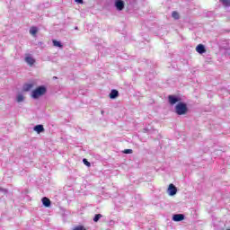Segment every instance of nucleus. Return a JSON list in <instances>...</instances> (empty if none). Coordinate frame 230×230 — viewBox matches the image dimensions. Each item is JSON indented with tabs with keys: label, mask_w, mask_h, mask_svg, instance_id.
<instances>
[{
	"label": "nucleus",
	"mask_w": 230,
	"mask_h": 230,
	"mask_svg": "<svg viewBox=\"0 0 230 230\" xmlns=\"http://www.w3.org/2000/svg\"><path fill=\"white\" fill-rule=\"evenodd\" d=\"M132 149H125L124 151H123V153L124 154H132Z\"/></svg>",
	"instance_id": "412c9836"
},
{
	"label": "nucleus",
	"mask_w": 230,
	"mask_h": 230,
	"mask_svg": "<svg viewBox=\"0 0 230 230\" xmlns=\"http://www.w3.org/2000/svg\"><path fill=\"white\" fill-rule=\"evenodd\" d=\"M17 102L18 103H21V102H24V95L23 94H18L17 96Z\"/></svg>",
	"instance_id": "dca6fc26"
},
{
	"label": "nucleus",
	"mask_w": 230,
	"mask_h": 230,
	"mask_svg": "<svg viewBox=\"0 0 230 230\" xmlns=\"http://www.w3.org/2000/svg\"><path fill=\"white\" fill-rule=\"evenodd\" d=\"M226 230H230V228L226 229Z\"/></svg>",
	"instance_id": "b1692460"
},
{
	"label": "nucleus",
	"mask_w": 230,
	"mask_h": 230,
	"mask_svg": "<svg viewBox=\"0 0 230 230\" xmlns=\"http://www.w3.org/2000/svg\"><path fill=\"white\" fill-rule=\"evenodd\" d=\"M39 31V29H37V27H35V26H32V27H31V29H30V33H31V35H33V36H35V35H37V32Z\"/></svg>",
	"instance_id": "ddd939ff"
},
{
	"label": "nucleus",
	"mask_w": 230,
	"mask_h": 230,
	"mask_svg": "<svg viewBox=\"0 0 230 230\" xmlns=\"http://www.w3.org/2000/svg\"><path fill=\"white\" fill-rule=\"evenodd\" d=\"M25 62H27V64H29V66H33V64H35V60L31 57H26Z\"/></svg>",
	"instance_id": "f8f14e48"
},
{
	"label": "nucleus",
	"mask_w": 230,
	"mask_h": 230,
	"mask_svg": "<svg viewBox=\"0 0 230 230\" xmlns=\"http://www.w3.org/2000/svg\"><path fill=\"white\" fill-rule=\"evenodd\" d=\"M196 51L197 53H199V55H202L203 53H206V47H204L202 44H199L196 47Z\"/></svg>",
	"instance_id": "0eeeda50"
},
{
	"label": "nucleus",
	"mask_w": 230,
	"mask_h": 230,
	"mask_svg": "<svg viewBox=\"0 0 230 230\" xmlns=\"http://www.w3.org/2000/svg\"><path fill=\"white\" fill-rule=\"evenodd\" d=\"M73 230H86V229L84 226H77L74 227Z\"/></svg>",
	"instance_id": "aec40b11"
},
{
	"label": "nucleus",
	"mask_w": 230,
	"mask_h": 230,
	"mask_svg": "<svg viewBox=\"0 0 230 230\" xmlns=\"http://www.w3.org/2000/svg\"><path fill=\"white\" fill-rule=\"evenodd\" d=\"M52 42L55 48H63V45L60 41H58L57 40H53Z\"/></svg>",
	"instance_id": "4468645a"
},
{
	"label": "nucleus",
	"mask_w": 230,
	"mask_h": 230,
	"mask_svg": "<svg viewBox=\"0 0 230 230\" xmlns=\"http://www.w3.org/2000/svg\"><path fill=\"white\" fill-rule=\"evenodd\" d=\"M115 6H116L117 10L121 12V10H123V8H125V2H123V0H116Z\"/></svg>",
	"instance_id": "20e7f679"
},
{
	"label": "nucleus",
	"mask_w": 230,
	"mask_h": 230,
	"mask_svg": "<svg viewBox=\"0 0 230 230\" xmlns=\"http://www.w3.org/2000/svg\"><path fill=\"white\" fill-rule=\"evenodd\" d=\"M102 217V214L95 215V217H93V222H98V220H100Z\"/></svg>",
	"instance_id": "a211bd4d"
},
{
	"label": "nucleus",
	"mask_w": 230,
	"mask_h": 230,
	"mask_svg": "<svg viewBox=\"0 0 230 230\" xmlns=\"http://www.w3.org/2000/svg\"><path fill=\"white\" fill-rule=\"evenodd\" d=\"M175 112L178 114V116H184L188 114V105L184 102H179L175 108Z\"/></svg>",
	"instance_id": "f03ea898"
},
{
	"label": "nucleus",
	"mask_w": 230,
	"mask_h": 230,
	"mask_svg": "<svg viewBox=\"0 0 230 230\" xmlns=\"http://www.w3.org/2000/svg\"><path fill=\"white\" fill-rule=\"evenodd\" d=\"M75 3H78L79 4H84V0H75Z\"/></svg>",
	"instance_id": "4be33fe9"
},
{
	"label": "nucleus",
	"mask_w": 230,
	"mask_h": 230,
	"mask_svg": "<svg viewBox=\"0 0 230 230\" xmlns=\"http://www.w3.org/2000/svg\"><path fill=\"white\" fill-rule=\"evenodd\" d=\"M33 87H35V85L33 84H25L23 85V91L25 93H28V91H31V89H33Z\"/></svg>",
	"instance_id": "9d476101"
},
{
	"label": "nucleus",
	"mask_w": 230,
	"mask_h": 230,
	"mask_svg": "<svg viewBox=\"0 0 230 230\" xmlns=\"http://www.w3.org/2000/svg\"><path fill=\"white\" fill-rule=\"evenodd\" d=\"M170 105H175L177 102H179V98L175 97V95H169L168 96Z\"/></svg>",
	"instance_id": "6e6552de"
},
{
	"label": "nucleus",
	"mask_w": 230,
	"mask_h": 230,
	"mask_svg": "<svg viewBox=\"0 0 230 230\" xmlns=\"http://www.w3.org/2000/svg\"><path fill=\"white\" fill-rule=\"evenodd\" d=\"M42 204L45 206V208H49L51 206V200L48 199L47 197L42 198Z\"/></svg>",
	"instance_id": "1a4fd4ad"
},
{
	"label": "nucleus",
	"mask_w": 230,
	"mask_h": 230,
	"mask_svg": "<svg viewBox=\"0 0 230 230\" xmlns=\"http://www.w3.org/2000/svg\"><path fill=\"white\" fill-rule=\"evenodd\" d=\"M34 130H35V132H37V134H40L41 132H44V126L37 125L34 127Z\"/></svg>",
	"instance_id": "9b49d317"
},
{
	"label": "nucleus",
	"mask_w": 230,
	"mask_h": 230,
	"mask_svg": "<svg viewBox=\"0 0 230 230\" xmlns=\"http://www.w3.org/2000/svg\"><path fill=\"white\" fill-rule=\"evenodd\" d=\"M224 6H230V0H219Z\"/></svg>",
	"instance_id": "f3484780"
},
{
	"label": "nucleus",
	"mask_w": 230,
	"mask_h": 230,
	"mask_svg": "<svg viewBox=\"0 0 230 230\" xmlns=\"http://www.w3.org/2000/svg\"><path fill=\"white\" fill-rule=\"evenodd\" d=\"M83 163L84 164H85V166H88V168L91 167V163L87 161V159L84 158Z\"/></svg>",
	"instance_id": "6ab92c4d"
},
{
	"label": "nucleus",
	"mask_w": 230,
	"mask_h": 230,
	"mask_svg": "<svg viewBox=\"0 0 230 230\" xmlns=\"http://www.w3.org/2000/svg\"><path fill=\"white\" fill-rule=\"evenodd\" d=\"M172 19H175L176 21L181 19V15L177 13V11H173L172 13Z\"/></svg>",
	"instance_id": "2eb2a0df"
},
{
	"label": "nucleus",
	"mask_w": 230,
	"mask_h": 230,
	"mask_svg": "<svg viewBox=\"0 0 230 230\" xmlns=\"http://www.w3.org/2000/svg\"><path fill=\"white\" fill-rule=\"evenodd\" d=\"M0 191H3V188H0Z\"/></svg>",
	"instance_id": "5701e85b"
},
{
	"label": "nucleus",
	"mask_w": 230,
	"mask_h": 230,
	"mask_svg": "<svg viewBox=\"0 0 230 230\" xmlns=\"http://www.w3.org/2000/svg\"><path fill=\"white\" fill-rule=\"evenodd\" d=\"M168 195H170V197H173V195H177V187H175V185H173V183H171L168 187Z\"/></svg>",
	"instance_id": "7ed1b4c3"
},
{
	"label": "nucleus",
	"mask_w": 230,
	"mask_h": 230,
	"mask_svg": "<svg viewBox=\"0 0 230 230\" xmlns=\"http://www.w3.org/2000/svg\"><path fill=\"white\" fill-rule=\"evenodd\" d=\"M111 100H116V98H118V96H119V92H118V90H111L110 94H109Z\"/></svg>",
	"instance_id": "423d86ee"
},
{
	"label": "nucleus",
	"mask_w": 230,
	"mask_h": 230,
	"mask_svg": "<svg viewBox=\"0 0 230 230\" xmlns=\"http://www.w3.org/2000/svg\"><path fill=\"white\" fill-rule=\"evenodd\" d=\"M173 222H182L184 216L182 214H175L172 216Z\"/></svg>",
	"instance_id": "39448f33"
},
{
	"label": "nucleus",
	"mask_w": 230,
	"mask_h": 230,
	"mask_svg": "<svg viewBox=\"0 0 230 230\" xmlns=\"http://www.w3.org/2000/svg\"><path fill=\"white\" fill-rule=\"evenodd\" d=\"M46 93H48V89L46 88V86H38L31 92V98H33L34 100H39V98H40V96H44Z\"/></svg>",
	"instance_id": "f257e3e1"
}]
</instances>
